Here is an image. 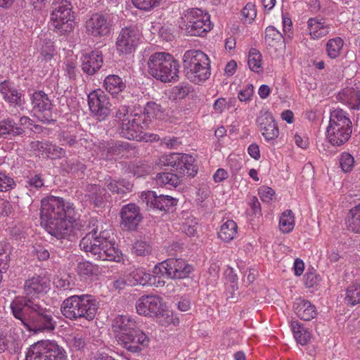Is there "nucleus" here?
<instances>
[{"instance_id":"nucleus-1","label":"nucleus","mask_w":360,"mask_h":360,"mask_svg":"<svg viewBox=\"0 0 360 360\" xmlns=\"http://www.w3.org/2000/svg\"><path fill=\"white\" fill-rule=\"evenodd\" d=\"M40 215L48 233L58 239L69 235L77 219L73 204L53 195L42 199Z\"/></svg>"},{"instance_id":"nucleus-2","label":"nucleus","mask_w":360,"mask_h":360,"mask_svg":"<svg viewBox=\"0 0 360 360\" xmlns=\"http://www.w3.org/2000/svg\"><path fill=\"white\" fill-rule=\"evenodd\" d=\"M11 309L15 318L30 331L51 332L56 325L52 311L28 298H15L11 303Z\"/></svg>"},{"instance_id":"nucleus-3","label":"nucleus","mask_w":360,"mask_h":360,"mask_svg":"<svg viewBox=\"0 0 360 360\" xmlns=\"http://www.w3.org/2000/svg\"><path fill=\"white\" fill-rule=\"evenodd\" d=\"M112 328L118 344L129 352L138 353L149 345V338L137 328L136 321L129 316L119 315L115 317Z\"/></svg>"},{"instance_id":"nucleus-4","label":"nucleus","mask_w":360,"mask_h":360,"mask_svg":"<svg viewBox=\"0 0 360 360\" xmlns=\"http://www.w3.org/2000/svg\"><path fill=\"white\" fill-rule=\"evenodd\" d=\"M105 232L98 235L97 231L94 229L86 234L79 243L81 250L90 254L96 259L120 262L122 254L117 245L105 237Z\"/></svg>"},{"instance_id":"nucleus-5","label":"nucleus","mask_w":360,"mask_h":360,"mask_svg":"<svg viewBox=\"0 0 360 360\" xmlns=\"http://www.w3.org/2000/svg\"><path fill=\"white\" fill-rule=\"evenodd\" d=\"M99 304L91 295L82 294L72 295L63 300L60 311L62 314L70 320L84 319L92 321L98 309Z\"/></svg>"},{"instance_id":"nucleus-6","label":"nucleus","mask_w":360,"mask_h":360,"mask_svg":"<svg viewBox=\"0 0 360 360\" xmlns=\"http://www.w3.org/2000/svg\"><path fill=\"white\" fill-rule=\"evenodd\" d=\"M148 73L163 82H175L179 78V64L166 52L151 54L147 62Z\"/></svg>"},{"instance_id":"nucleus-7","label":"nucleus","mask_w":360,"mask_h":360,"mask_svg":"<svg viewBox=\"0 0 360 360\" xmlns=\"http://www.w3.org/2000/svg\"><path fill=\"white\" fill-rule=\"evenodd\" d=\"M183 65L186 77L193 83H202L211 75L209 57L202 51H186L183 56Z\"/></svg>"},{"instance_id":"nucleus-8","label":"nucleus","mask_w":360,"mask_h":360,"mask_svg":"<svg viewBox=\"0 0 360 360\" xmlns=\"http://www.w3.org/2000/svg\"><path fill=\"white\" fill-rule=\"evenodd\" d=\"M115 117L121 122L120 135L129 140L141 139L143 132L148 128V120L146 119V115L129 112L126 105L118 108Z\"/></svg>"},{"instance_id":"nucleus-9","label":"nucleus","mask_w":360,"mask_h":360,"mask_svg":"<svg viewBox=\"0 0 360 360\" xmlns=\"http://www.w3.org/2000/svg\"><path fill=\"white\" fill-rule=\"evenodd\" d=\"M351 125L352 122L345 111L340 108L333 110L326 131L327 140L333 146L344 144L350 138Z\"/></svg>"},{"instance_id":"nucleus-10","label":"nucleus","mask_w":360,"mask_h":360,"mask_svg":"<svg viewBox=\"0 0 360 360\" xmlns=\"http://www.w3.org/2000/svg\"><path fill=\"white\" fill-rule=\"evenodd\" d=\"M70 1L56 0L53 4V10L50 20L54 31L63 34L73 30L75 15Z\"/></svg>"},{"instance_id":"nucleus-11","label":"nucleus","mask_w":360,"mask_h":360,"mask_svg":"<svg viewBox=\"0 0 360 360\" xmlns=\"http://www.w3.org/2000/svg\"><path fill=\"white\" fill-rule=\"evenodd\" d=\"M25 360H68L66 352L55 341L39 340L27 349Z\"/></svg>"},{"instance_id":"nucleus-12","label":"nucleus","mask_w":360,"mask_h":360,"mask_svg":"<svg viewBox=\"0 0 360 360\" xmlns=\"http://www.w3.org/2000/svg\"><path fill=\"white\" fill-rule=\"evenodd\" d=\"M191 271L192 266L184 259L169 258L155 265L153 273L171 279H181L188 277Z\"/></svg>"},{"instance_id":"nucleus-13","label":"nucleus","mask_w":360,"mask_h":360,"mask_svg":"<svg viewBox=\"0 0 360 360\" xmlns=\"http://www.w3.org/2000/svg\"><path fill=\"white\" fill-rule=\"evenodd\" d=\"M113 25V21L110 15L96 13L86 20L84 27L89 37L101 39L110 34Z\"/></svg>"},{"instance_id":"nucleus-14","label":"nucleus","mask_w":360,"mask_h":360,"mask_svg":"<svg viewBox=\"0 0 360 360\" xmlns=\"http://www.w3.org/2000/svg\"><path fill=\"white\" fill-rule=\"evenodd\" d=\"M142 34L136 26L126 27L121 30L116 41V47L120 54H130L141 44Z\"/></svg>"},{"instance_id":"nucleus-15","label":"nucleus","mask_w":360,"mask_h":360,"mask_svg":"<svg viewBox=\"0 0 360 360\" xmlns=\"http://www.w3.org/2000/svg\"><path fill=\"white\" fill-rule=\"evenodd\" d=\"M256 122L266 142H274L278 138L279 129L272 114L269 110L264 109L260 110Z\"/></svg>"},{"instance_id":"nucleus-16","label":"nucleus","mask_w":360,"mask_h":360,"mask_svg":"<svg viewBox=\"0 0 360 360\" xmlns=\"http://www.w3.org/2000/svg\"><path fill=\"white\" fill-rule=\"evenodd\" d=\"M90 111L99 120H104L110 114V103L105 94L101 89L90 92L88 95Z\"/></svg>"},{"instance_id":"nucleus-17","label":"nucleus","mask_w":360,"mask_h":360,"mask_svg":"<svg viewBox=\"0 0 360 360\" xmlns=\"http://www.w3.org/2000/svg\"><path fill=\"white\" fill-rule=\"evenodd\" d=\"M164 305L161 297L152 294L145 295L136 301V309L140 315L153 317L162 311Z\"/></svg>"},{"instance_id":"nucleus-18","label":"nucleus","mask_w":360,"mask_h":360,"mask_svg":"<svg viewBox=\"0 0 360 360\" xmlns=\"http://www.w3.org/2000/svg\"><path fill=\"white\" fill-rule=\"evenodd\" d=\"M31 102L32 109L38 118L43 122H50L52 103L48 96L42 91H35L32 95Z\"/></svg>"},{"instance_id":"nucleus-19","label":"nucleus","mask_w":360,"mask_h":360,"mask_svg":"<svg viewBox=\"0 0 360 360\" xmlns=\"http://www.w3.org/2000/svg\"><path fill=\"white\" fill-rule=\"evenodd\" d=\"M141 198L148 207L159 210L168 212L171 207L176 205V200L167 195H158L155 191L143 192Z\"/></svg>"},{"instance_id":"nucleus-20","label":"nucleus","mask_w":360,"mask_h":360,"mask_svg":"<svg viewBox=\"0 0 360 360\" xmlns=\"http://www.w3.org/2000/svg\"><path fill=\"white\" fill-rule=\"evenodd\" d=\"M50 289V281L44 276H34L25 281L24 284L25 297L20 298H28L34 300L40 295L46 293Z\"/></svg>"},{"instance_id":"nucleus-21","label":"nucleus","mask_w":360,"mask_h":360,"mask_svg":"<svg viewBox=\"0 0 360 360\" xmlns=\"http://www.w3.org/2000/svg\"><path fill=\"white\" fill-rule=\"evenodd\" d=\"M121 224L128 230H134L142 220L140 209L134 203L124 205L120 211Z\"/></svg>"},{"instance_id":"nucleus-22","label":"nucleus","mask_w":360,"mask_h":360,"mask_svg":"<svg viewBox=\"0 0 360 360\" xmlns=\"http://www.w3.org/2000/svg\"><path fill=\"white\" fill-rule=\"evenodd\" d=\"M332 30V25L323 18H309L307 22V32L313 40L320 39L328 35Z\"/></svg>"},{"instance_id":"nucleus-23","label":"nucleus","mask_w":360,"mask_h":360,"mask_svg":"<svg viewBox=\"0 0 360 360\" xmlns=\"http://www.w3.org/2000/svg\"><path fill=\"white\" fill-rule=\"evenodd\" d=\"M337 99L353 110H360V89L347 86L337 95Z\"/></svg>"},{"instance_id":"nucleus-24","label":"nucleus","mask_w":360,"mask_h":360,"mask_svg":"<svg viewBox=\"0 0 360 360\" xmlns=\"http://www.w3.org/2000/svg\"><path fill=\"white\" fill-rule=\"evenodd\" d=\"M81 60L83 71L89 75L98 71L103 62L102 53L98 50L84 54Z\"/></svg>"},{"instance_id":"nucleus-25","label":"nucleus","mask_w":360,"mask_h":360,"mask_svg":"<svg viewBox=\"0 0 360 360\" xmlns=\"http://www.w3.org/2000/svg\"><path fill=\"white\" fill-rule=\"evenodd\" d=\"M0 93L4 99L14 106H21L23 103V95L9 81H4L0 84Z\"/></svg>"},{"instance_id":"nucleus-26","label":"nucleus","mask_w":360,"mask_h":360,"mask_svg":"<svg viewBox=\"0 0 360 360\" xmlns=\"http://www.w3.org/2000/svg\"><path fill=\"white\" fill-rule=\"evenodd\" d=\"M126 282L127 285L130 286L153 285L155 283V276L143 268H137L131 270L126 276Z\"/></svg>"},{"instance_id":"nucleus-27","label":"nucleus","mask_w":360,"mask_h":360,"mask_svg":"<svg viewBox=\"0 0 360 360\" xmlns=\"http://www.w3.org/2000/svg\"><path fill=\"white\" fill-rule=\"evenodd\" d=\"M200 22H202V23L196 22L194 25L188 24L180 28L188 35L203 37L212 28L210 15L207 13L205 16H202Z\"/></svg>"},{"instance_id":"nucleus-28","label":"nucleus","mask_w":360,"mask_h":360,"mask_svg":"<svg viewBox=\"0 0 360 360\" xmlns=\"http://www.w3.org/2000/svg\"><path fill=\"white\" fill-rule=\"evenodd\" d=\"M32 148L41 152L42 156L52 159L60 158L65 156V151L63 148L49 142L33 141Z\"/></svg>"},{"instance_id":"nucleus-29","label":"nucleus","mask_w":360,"mask_h":360,"mask_svg":"<svg viewBox=\"0 0 360 360\" xmlns=\"http://www.w3.org/2000/svg\"><path fill=\"white\" fill-rule=\"evenodd\" d=\"M294 311L300 319L310 321L316 317L315 307L308 300L297 299L293 305Z\"/></svg>"},{"instance_id":"nucleus-30","label":"nucleus","mask_w":360,"mask_h":360,"mask_svg":"<svg viewBox=\"0 0 360 360\" xmlns=\"http://www.w3.org/2000/svg\"><path fill=\"white\" fill-rule=\"evenodd\" d=\"M207 13L197 8H193L184 11L181 15L179 21V27L186 26L188 24L194 25L196 22L202 23L200 20L202 16L207 15Z\"/></svg>"},{"instance_id":"nucleus-31","label":"nucleus","mask_w":360,"mask_h":360,"mask_svg":"<svg viewBox=\"0 0 360 360\" xmlns=\"http://www.w3.org/2000/svg\"><path fill=\"white\" fill-rule=\"evenodd\" d=\"M24 133L22 127H19L15 121L8 117L0 121V138H6L7 136H19Z\"/></svg>"},{"instance_id":"nucleus-32","label":"nucleus","mask_w":360,"mask_h":360,"mask_svg":"<svg viewBox=\"0 0 360 360\" xmlns=\"http://www.w3.org/2000/svg\"><path fill=\"white\" fill-rule=\"evenodd\" d=\"M105 193V190L101 186L90 184L85 189V198L96 206H99L103 202V198Z\"/></svg>"},{"instance_id":"nucleus-33","label":"nucleus","mask_w":360,"mask_h":360,"mask_svg":"<svg viewBox=\"0 0 360 360\" xmlns=\"http://www.w3.org/2000/svg\"><path fill=\"white\" fill-rule=\"evenodd\" d=\"M291 330L296 342L301 345H306L310 340V332L298 321L291 322Z\"/></svg>"},{"instance_id":"nucleus-34","label":"nucleus","mask_w":360,"mask_h":360,"mask_svg":"<svg viewBox=\"0 0 360 360\" xmlns=\"http://www.w3.org/2000/svg\"><path fill=\"white\" fill-rule=\"evenodd\" d=\"M238 233V226L233 220H227L222 224L218 232V237L224 242L233 240Z\"/></svg>"},{"instance_id":"nucleus-35","label":"nucleus","mask_w":360,"mask_h":360,"mask_svg":"<svg viewBox=\"0 0 360 360\" xmlns=\"http://www.w3.org/2000/svg\"><path fill=\"white\" fill-rule=\"evenodd\" d=\"M55 53L53 42L51 39L45 40L41 48L40 55L37 58L39 66L46 68V64L51 61Z\"/></svg>"},{"instance_id":"nucleus-36","label":"nucleus","mask_w":360,"mask_h":360,"mask_svg":"<svg viewBox=\"0 0 360 360\" xmlns=\"http://www.w3.org/2000/svg\"><path fill=\"white\" fill-rule=\"evenodd\" d=\"M194 162L195 159L193 156L188 154H182L177 171L182 174L194 176L198 172V169L194 165Z\"/></svg>"},{"instance_id":"nucleus-37","label":"nucleus","mask_w":360,"mask_h":360,"mask_svg":"<svg viewBox=\"0 0 360 360\" xmlns=\"http://www.w3.org/2000/svg\"><path fill=\"white\" fill-rule=\"evenodd\" d=\"M104 86L106 91L114 95L124 91L126 87V84L119 76L110 75L105 77L104 80Z\"/></svg>"},{"instance_id":"nucleus-38","label":"nucleus","mask_w":360,"mask_h":360,"mask_svg":"<svg viewBox=\"0 0 360 360\" xmlns=\"http://www.w3.org/2000/svg\"><path fill=\"white\" fill-rule=\"evenodd\" d=\"M344 41L341 37L330 39L326 44V53L330 59L338 58L342 51Z\"/></svg>"},{"instance_id":"nucleus-39","label":"nucleus","mask_w":360,"mask_h":360,"mask_svg":"<svg viewBox=\"0 0 360 360\" xmlns=\"http://www.w3.org/2000/svg\"><path fill=\"white\" fill-rule=\"evenodd\" d=\"M346 222L349 231L360 233V204L349 210Z\"/></svg>"},{"instance_id":"nucleus-40","label":"nucleus","mask_w":360,"mask_h":360,"mask_svg":"<svg viewBox=\"0 0 360 360\" xmlns=\"http://www.w3.org/2000/svg\"><path fill=\"white\" fill-rule=\"evenodd\" d=\"M248 65L251 71L257 74L263 72L262 55L256 49L252 48L250 49L248 56Z\"/></svg>"},{"instance_id":"nucleus-41","label":"nucleus","mask_w":360,"mask_h":360,"mask_svg":"<svg viewBox=\"0 0 360 360\" xmlns=\"http://www.w3.org/2000/svg\"><path fill=\"white\" fill-rule=\"evenodd\" d=\"M105 184L111 192L117 194H124L129 192L132 188V184L128 181L124 179L116 181L111 179L110 177H109V179H106Z\"/></svg>"},{"instance_id":"nucleus-42","label":"nucleus","mask_w":360,"mask_h":360,"mask_svg":"<svg viewBox=\"0 0 360 360\" xmlns=\"http://www.w3.org/2000/svg\"><path fill=\"white\" fill-rule=\"evenodd\" d=\"M76 270L82 279L92 278L98 274V267L87 261L79 262Z\"/></svg>"},{"instance_id":"nucleus-43","label":"nucleus","mask_w":360,"mask_h":360,"mask_svg":"<svg viewBox=\"0 0 360 360\" xmlns=\"http://www.w3.org/2000/svg\"><path fill=\"white\" fill-rule=\"evenodd\" d=\"M278 226L281 232L288 233L291 232L295 226V216L292 210L284 211L279 219Z\"/></svg>"},{"instance_id":"nucleus-44","label":"nucleus","mask_w":360,"mask_h":360,"mask_svg":"<svg viewBox=\"0 0 360 360\" xmlns=\"http://www.w3.org/2000/svg\"><path fill=\"white\" fill-rule=\"evenodd\" d=\"M155 316L157 318L158 323L164 327H167L171 324L174 326L179 324L178 319L174 317L172 312L167 309L165 304L162 307V311H160Z\"/></svg>"},{"instance_id":"nucleus-45","label":"nucleus","mask_w":360,"mask_h":360,"mask_svg":"<svg viewBox=\"0 0 360 360\" xmlns=\"http://www.w3.org/2000/svg\"><path fill=\"white\" fill-rule=\"evenodd\" d=\"M156 183L160 186H177L179 183V177L173 173L164 172L158 174L156 176Z\"/></svg>"},{"instance_id":"nucleus-46","label":"nucleus","mask_w":360,"mask_h":360,"mask_svg":"<svg viewBox=\"0 0 360 360\" xmlns=\"http://www.w3.org/2000/svg\"><path fill=\"white\" fill-rule=\"evenodd\" d=\"M128 148L129 143L121 141H112L108 142L106 146L107 153L110 156L119 155L127 150Z\"/></svg>"},{"instance_id":"nucleus-47","label":"nucleus","mask_w":360,"mask_h":360,"mask_svg":"<svg viewBox=\"0 0 360 360\" xmlns=\"http://www.w3.org/2000/svg\"><path fill=\"white\" fill-rule=\"evenodd\" d=\"M345 300L353 306L360 303V285H352L347 289Z\"/></svg>"},{"instance_id":"nucleus-48","label":"nucleus","mask_w":360,"mask_h":360,"mask_svg":"<svg viewBox=\"0 0 360 360\" xmlns=\"http://www.w3.org/2000/svg\"><path fill=\"white\" fill-rule=\"evenodd\" d=\"M162 111L160 105L154 102H148L144 108V112L141 115H146V119L148 122L153 118H160Z\"/></svg>"},{"instance_id":"nucleus-49","label":"nucleus","mask_w":360,"mask_h":360,"mask_svg":"<svg viewBox=\"0 0 360 360\" xmlns=\"http://www.w3.org/2000/svg\"><path fill=\"white\" fill-rule=\"evenodd\" d=\"M182 153H169L165 154L162 156L161 162L164 165L175 167L177 170L179 166L180 159L181 158Z\"/></svg>"},{"instance_id":"nucleus-50","label":"nucleus","mask_w":360,"mask_h":360,"mask_svg":"<svg viewBox=\"0 0 360 360\" xmlns=\"http://www.w3.org/2000/svg\"><path fill=\"white\" fill-rule=\"evenodd\" d=\"M243 20L247 23H251L257 16L255 4L248 3L241 11Z\"/></svg>"},{"instance_id":"nucleus-51","label":"nucleus","mask_w":360,"mask_h":360,"mask_svg":"<svg viewBox=\"0 0 360 360\" xmlns=\"http://www.w3.org/2000/svg\"><path fill=\"white\" fill-rule=\"evenodd\" d=\"M340 165L342 170L348 172L352 170L354 164V159L352 155L347 153H343L340 157Z\"/></svg>"},{"instance_id":"nucleus-52","label":"nucleus","mask_w":360,"mask_h":360,"mask_svg":"<svg viewBox=\"0 0 360 360\" xmlns=\"http://www.w3.org/2000/svg\"><path fill=\"white\" fill-rule=\"evenodd\" d=\"M133 5L138 9L148 11L157 6L160 0H131Z\"/></svg>"},{"instance_id":"nucleus-53","label":"nucleus","mask_w":360,"mask_h":360,"mask_svg":"<svg viewBox=\"0 0 360 360\" xmlns=\"http://www.w3.org/2000/svg\"><path fill=\"white\" fill-rule=\"evenodd\" d=\"M133 252L138 256H145L150 252V245L144 240H138L133 245Z\"/></svg>"},{"instance_id":"nucleus-54","label":"nucleus","mask_w":360,"mask_h":360,"mask_svg":"<svg viewBox=\"0 0 360 360\" xmlns=\"http://www.w3.org/2000/svg\"><path fill=\"white\" fill-rule=\"evenodd\" d=\"M10 260L8 250L0 244V283L2 280V273L8 268V262Z\"/></svg>"},{"instance_id":"nucleus-55","label":"nucleus","mask_w":360,"mask_h":360,"mask_svg":"<svg viewBox=\"0 0 360 360\" xmlns=\"http://www.w3.org/2000/svg\"><path fill=\"white\" fill-rule=\"evenodd\" d=\"M254 94V86L247 84L239 91L238 98L241 102H248L252 100Z\"/></svg>"},{"instance_id":"nucleus-56","label":"nucleus","mask_w":360,"mask_h":360,"mask_svg":"<svg viewBox=\"0 0 360 360\" xmlns=\"http://www.w3.org/2000/svg\"><path fill=\"white\" fill-rule=\"evenodd\" d=\"M15 185L14 180L5 173L0 172V191L6 192L12 189Z\"/></svg>"},{"instance_id":"nucleus-57","label":"nucleus","mask_w":360,"mask_h":360,"mask_svg":"<svg viewBox=\"0 0 360 360\" xmlns=\"http://www.w3.org/2000/svg\"><path fill=\"white\" fill-rule=\"evenodd\" d=\"M77 63L75 57L68 58L64 62V70L70 78H73L77 72Z\"/></svg>"},{"instance_id":"nucleus-58","label":"nucleus","mask_w":360,"mask_h":360,"mask_svg":"<svg viewBox=\"0 0 360 360\" xmlns=\"http://www.w3.org/2000/svg\"><path fill=\"white\" fill-rule=\"evenodd\" d=\"M258 195L264 202H271L275 195V191L270 187L262 186L258 190Z\"/></svg>"},{"instance_id":"nucleus-59","label":"nucleus","mask_w":360,"mask_h":360,"mask_svg":"<svg viewBox=\"0 0 360 360\" xmlns=\"http://www.w3.org/2000/svg\"><path fill=\"white\" fill-rule=\"evenodd\" d=\"M225 274H226V283H230V287H231L232 291H235L236 290H237L238 289V284H237L238 276L234 273L233 269H232V268L227 269V270L225 272Z\"/></svg>"},{"instance_id":"nucleus-60","label":"nucleus","mask_w":360,"mask_h":360,"mask_svg":"<svg viewBox=\"0 0 360 360\" xmlns=\"http://www.w3.org/2000/svg\"><path fill=\"white\" fill-rule=\"evenodd\" d=\"M15 343L11 336L0 335V353L9 349Z\"/></svg>"},{"instance_id":"nucleus-61","label":"nucleus","mask_w":360,"mask_h":360,"mask_svg":"<svg viewBox=\"0 0 360 360\" xmlns=\"http://www.w3.org/2000/svg\"><path fill=\"white\" fill-rule=\"evenodd\" d=\"M265 37L266 40L278 41L282 38V34L274 27L269 26L266 29Z\"/></svg>"},{"instance_id":"nucleus-62","label":"nucleus","mask_w":360,"mask_h":360,"mask_svg":"<svg viewBox=\"0 0 360 360\" xmlns=\"http://www.w3.org/2000/svg\"><path fill=\"white\" fill-rule=\"evenodd\" d=\"M189 93V89L186 86H177L172 90L176 99H181L186 97Z\"/></svg>"},{"instance_id":"nucleus-63","label":"nucleus","mask_w":360,"mask_h":360,"mask_svg":"<svg viewBox=\"0 0 360 360\" xmlns=\"http://www.w3.org/2000/svg\"><path fill=\"white\" fill-rule=\"evenodd\" d=\"M27 183V186H29L30 188H39L44 185V181L40 175L39 174H35L29 178Z\"/></svg>"},{"instance_id":"nucleus-64","label":"nucleus","mask_w":360,"mask_h":360,"mask_svg":"<svg viewBox=\"0 0 360 360\" xmlns=\"http://www.w3.org/2000/svg\"><path fill=\"white\" fill-rule=\"evenodd\" d=\"M248 153L252 158L255 159V160H258L261 157L259 147L255 143L250 144L248 147Z\"/></svg>"}]
</instances>
